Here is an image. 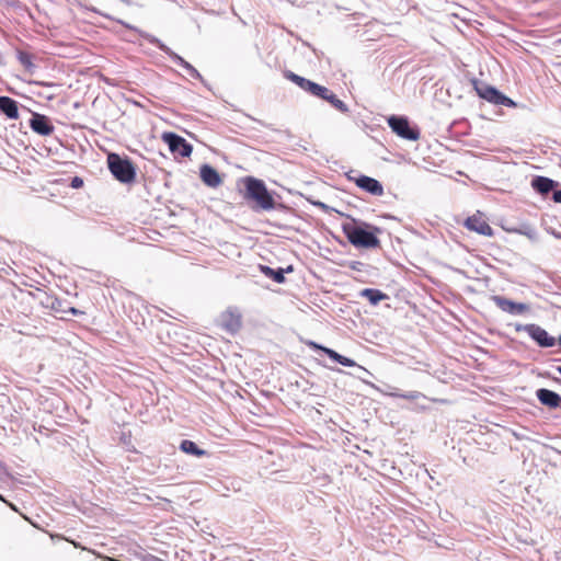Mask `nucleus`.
Returning <instances> with one entry per match:
<instances>
[{
    "label": "nucleus",
    "mask_w": 561,
    "mask_h": 561,
    "mask_svg": "<svg viewBox=\"0 0 561 561\" xmlns=\"http://www.w3.org/2000/svg\"><path fill=\"white\" fill-rule=\"evenodd\" d=\"M355 367H357L362 371V376L363 377H366V375L373 376V374L368 369H366L365 367L358 365L357 363H356Z\"/></svg>",
    "instance_id": "nucleus-35"
},
{
    "label": "nucleus",
    "mask_w": 561,
    "mask_h": 561,
    "mask_svg": "<svg viewBox=\"0 0 561 561\" xmlns=\"http://www.w3.org/2000/svg\"><path fill=\"white\" fill-rule=\"evenodd\" d=\"M162 140L168 145L172 153H176L182 158L190 157L193 151V146L175 133H163Z\"/></svg>",
    "instance_id": "nucleus-8"
},
{
    "label": "nucleus",
    "mask_w": 561,
    "mask_h": 561,
    "mask_svg": "<svg viewBox=\"0 0 561 561\" xmlns=\"http://www.w3.org/2000/svg\"><path fill=\"white\" fill-rule=\"evenodd\" d=\"M465 227L468 230L474 231L481 236L492 237L494 231L492 227L482 218L481 214L468 217L465 220Z\"/></svg>",
    "instance_id": "nucleus-12"
},
{
    "label": "nucleus",
    "mask_w": 561,
    "mask_h": 561,
    "mask_svg": "<svg viewBox=\"0 0 561 561\" xmlns=\"http://www.w3.org/2000/svg\"><path fill=\"white\" fill-rule=\"evenodd\" d=\"M360 296L368 299V301L374 306L388 298L385 293L376 288H365L360 291Z\"/></svg>",
    "instance_id": "nucleus-22"
},
{
    "label": "nucleus",
    "mask_w": 561,
    "mask_h": 561,
    "mask_svg": "<svg viewBox=\"0 0 561 561\" xmlns=\"http://www.w3.org/2000/svg\"><path fill=\"white\" fill-rule=\"evenodd\" d=\"M556 370L559 373V375L561 376V365L560 366H557L556 367Z\"/></svg>",
    "instance_id": "nucleus-41"
},
{
    "label": "nucleus",
    "mask_w": 561,
    "mask_h": 561,
    "mask_svg": "<svg viewBox=\"0 0 561 561\" xmlns=\"http://www.w3.org/2000/svg\"><path fill=\"white\" fill-rule=\"evenodd\" d=\"M146 561H163L162 559L156 557V556H152V554H149L147 558H146Z\"/></svg>",
    "instance_id": "nucleus-37"
},
{
    "label": "nucleus",
    "mask_w": 561,
    "mask_h": 561,
    "mask_svg": "<svg viewBox=\"0 0 561 561\" xmlns=\"http://www.w3.org/2000/svg\"><path fill=\"white\" fill-rule=\"evenodd\" d=\"M242 325V317L237 308H228L220 316V327L228 333H237Z\"/></svg>",
    "instance_id": "nucleus-10"
},
{
    "label": "nucleus",
    "mask_w": 561,
    "mask_h": 561,
    "mask_svg": "<svg viewBox=\"0 0 561 561\" xmlns=\"http://www.w3.org/2000/svg\"><path fill=\"white\" fill-rule=\"evenodd\" d=\"M66 313H70L72 316H77V314H81L83 312L80 311L79 309L75 308V307L67 306Z\"/></svg>",
    "instance_id": "nucleus-33"
},
{
    "label": "nucleus",
    "mask_w": 561,
    "mask_h": 561,
    "mask_svg": "<svg viewBox=\"0 0 561 561\" xmlns=\"http://www.w3.org/2000/svg\"><path fill=\"white\" fill-rule=\"evenodd\" d=\"M0 500H2V501H3V497H2V495H1V494H0Z\"/></svg>",
    "instance_id": "nucleus-43"
},
{
    "label": "nucleus",
    "mask_w": 561,
    "mask_h": 561,
    "mask_svg": "<svg viewBox=\"0 0 561 561\" xmlns=\"http://www.w3.org/2000/svg\"><path fill=\"white\" fill-rule=\"evenodd\" d=\"M233 14L238 16V19L242 25H248V23L241 16H239L234 11H233Z\"/></svg>",
    "instance_id": "nucleus-38"
},
{
    "label": "nucleus",
    "mask_w": 561,
    "mask_h": 561,
    "mask_svg": "<svg viewBox=\"0 0 561 561\" xmlns=\"http://www.w3.org/2000/svg\"><path fill=\"white\" fill-rule=\"evenodd\" d=\"M144 37L150 44L154 45L161 51L167 54L173 60V62H175L178 66L182 67L188 73V76H191L193 79L202 80L201 73L197 71V69L194 66H192L184 58H182L180 55H178L175 51H173L169 46H167L158 37L150 35V34H146V35H144Z\"/></svg>",
    "instance_id": "nucleus-6"
},
{
    "label": "nucleus",
    "mask_w": 561,
    "mask_h": 561,
    "mask_svg": "<svg viewBox=\"0 0 561 561\" xmlns=\"http://www.w3.org/2000/svg\"><path fill=\"white\" fill-rule=\"evenodd\" d=\"M333 92L331 90H329L327 87L317 83L311 95L317 96L321 100L328 101V99L330 98V95Z\"/></svg>",
    "instance_id": "nucleus-27"
},
{
    "label": "nucleus",
    "mask_w": 561,
    "mask_h": 561,
    "mask_svg": "<svg viewBox=\"0 0 561 561\" xmlns=\"http://www.w3.org/2000/svg\"><path fill=\"white\" fill-rule=\"evenodd\" d=\"M333 92L331 90H329L327 87L317 83L311 95L317 96L321 100L328 101V99L330 98V95Z\"/></svg>",
    "instance_id": "nucleus-28"
},
{
    "label": "nucleus",
    "mask_w": 561,
    "mask_h": 561,
    "mask_svg": "<svg viewBox=\"0 0 561 561\" xmlns=\"http://www.w3.org/2000/svg\"><path fill=\"white\" fill-rule=\"evenodd\" d=\"M107 168L114 179L123 184H130L136 179V167L128 157L110 152L107 154Z\"/></svg>",
    "instance_id": "nucleus-3"
},
{
    "label": "nucleus",
    "mask_w": 561,
    "mask_h": 561,
    "mask_svg": "<svg viewBox=\"0 0 561 561\" xmlns=\"http://www.w3.org/2000/svg\"><path fill=\"white\" fill-rule=\"evenodd\" d=\"M514 328L517 332L525 331L540 347H552L557 343V340L550 335L547 330L536 323H516Z\"/></svg>",
    "instance_id": "nucleus-7"
},
{
    "label": "nucleus",
    "mask_w": 561,
    "mask_h": 561,
    "mask_svg": "<svg viewBox=\"0 0 561 561\" xmlns=\"http://www.w3.org/2000/svg\"><path fill=\"white\" fill-rule=\"evenodd\" d=\"M284 77L289 81L294 82L295 84H297L301 90L308 92L309 94H312L317 85V82H313L305 77H301L290 70H286L284 72Z\"/></svg>",
    "instance_id": "nucleus-18"
},
{
    "label": "nucleus",
    "mask_w": 561,
    "mask_h": 561,
    "mask_svg": "<svg viewBox=\"0 0 561 561\" xmlns=\"http://www.w3.org/2000/svg\"><path fill=\"white\" fill-rule=\"evenodd\" d=\"M559 345L561 346V335L558 339Z\"/></svg>",
    "instance_id": "nucleus-42"
},
{
    "label": "nucleus",
    "mask_w": 561,
    "mask_h": 561,
    "mask_svg": "<svg viewBox=\"0 0 561 561\" xmlns=\"http://www.w3.org/2000/svg\"><path fill=\"white\" fill-rule=\"evenodd\" d=\"M122 2H124L125 4L127 5H130L131 4V0H121Z\"/></svg>",
    "instance_id": "nucleus-40"
},
{
    "label": "nucleus",
    "mask_w": 561,
    "mask_h": 561,
    "mask_svg": "<svg viewBox=\"0 0 561 561\" xmlns=\"http://www.w3.org/2000/svg\"><path fill=\"white\" fill-rule=\"evenodd\" d=\"M49 302L47 304V306L56 313V314H59V318L60 319H64V314H66V309H67V301L66 300H62V299H59L57 297H50L48 298Z\"/></svg>",
    "instance_id": "nucleus-23"
},
{
    "label": "nucleus",
    "mask_w": 561,
    "mask_h": 561,
    "mask_svg": "<svg viewBox=\"0 0 561 561\" xmlns=\"http://www.w3.org/2000/svg\"><path fill=\"white\" fill-rule=\"evenodd\" d=\"M199 176L203 183L209 187H218L222 180L219 172L210 164H203L199 169Z\"/></svg>",
    "instance_id": "nucleus-17"
},
{
    "label": "nucleus",
    "mask_w": 561,
    "mask_h": 561,
    "mask_svg": "<svg viewBox=\"0 0 561 561\" xmlns=\"http://www.w3.org/2000/svg\"><path fill=\"white\" fill-rule=\"evenodd\" d=\"M536 398L542 405L549 409L561 408V396L553 390L540 388L536 391Z\"/></svg>",
    "instance_id": "nucleus-14"
},
{
    "label": "nucleus",
    "mask_w": 561,
    "mask_h": 561,
    "mask_svg": "<svg viewBox=\"0 0 561 561\" xmlns=\"http://www.w3.org/2000/svg\"><path fill=\"white\" fill-rule=\"evenodd\" d=\"M387 123L391 130L399 137L415 141L420 138L421 133L416 125H412L407 116L391 115Z\"/></svg>",
    "instance_id": "nucleus-4"
},
{
    "label": "nucleus",
    "mask_w": 561,
    "mask_h": 561,
    "mask_svg": "<svg viewBox=\"0 0 561 561\" xmlns=\"http://www.w3.org/2000/svg\"><path fill=\"white\" fill-rule=\"evenodd\" d=\"M347 267H350L351 270L356 271V272H365L367 265L359 261H350L347 263Z\"/></svg>",
    "instance_id": "nucleus-29"
},
{
    "label": "nucleus",
    "mask_w": 561,
    "mask_h": 561,
    "mask_svg": "<svg viewBox=\"0 0 561 561\" xmlns=\"http://www.w3.org/2000/svg\"><path fill=\"white\" fill-rule=\"evenodd\" d=\"M357 378L367 385L374 386L373 383L368 382L363 376H357Z\"/></svg>",
    "instance_id": "nucleus-39"
},
{
    "label": "nucleus",
    "mask_w": 561,
    "mask_h": 561,
    "mask_svg": "<svg viewBox=\"0 0 561 561\" xmlns=\"http://www.w3.org/2000/svg\"><path fill=\"white\" fill-rule=\"evenodd\" d=\"M550 193H552V196H551L552 201L554 203L561 204V188L556 187Z\"/></svg>",
    "instance_id": "nucleus-31"
},
{
    "label": "nucleus",
    "mask_w": 561,
    "mask_h": 561,
    "mask_svg": "<svg viewBox=\"0 0 561 561\" xmlns=\"http://www.w3.org/2000/svg\"><path fill=\"white\" fill-rule=\"evenodd\" d=\"M474 89L478 93V95L488 101L489 103H492L494 105H502L506 107H516L517 103L512 100L511 98L503 94L500 90H497L493 85H489L483 82H476Z\"/></svg>",
    "instance_id": "nucleus-5"
},
{
    "label": "nucleus",
    "mask_w": 561,
    "mask_h": 561,
    "mask_svg": "<svg viewBox=\"0 0 561 561\" xmlns=\"http://www.w3.org/2000/svg\"><path fill=\"white\" fill-rule=\"evenodd\" d=\"M388 396L392 398H401L407 400H416L424 397V394L421 393L420 391L399 392L398 390L389 392Z\"/></svg>",
    "instance_id": "nucleus-25"
},
{
    "label": "nucleus",
    "mask_w": 561,
    "mask_h": 561,
    "mask_svg": "<svg viewBox=\"0 0 561 561\" xmlns=\"http://www.w3.org/2000/svg\"><path fill=\"white\" fill-rule=\"evenodd\" d=\"M312 204L322 210H327L329 208V206L327 204H324L323 202H320V201L312 202Z\"/></svg>",
    "instance_id": "nucleus-36"
},
{
    "label": "nucleus",
    "mask_w": 561,
    "mask_h": 561,
    "mask_svg": "<svg viewBox=\"0 0 561 561\" xmlns=\"http://www.w3.org/2000/svg\"><path fill=\"white\" fill-rule=\"evenodd\" d=\"M491 300L500 310L512 316H520L530 310L529 305L525 302L513 301L504 296L494 295L491 297Z\"/></svg>",
    "instance_id": "nucleus-9"
},
{
    "label": "nucleus",
    "mask_w": 561,
    "mask_h": 561,
    "mask_svg": "<svg viewBox=\"0 0 561 561\" xmlns=\"http://www.w3.org/2000/svg\"><path fill=\"white\" fill-rule=\"evenodd\" d=\"M0 111L10 119L19 117L18 102L10 96H0Z\"/></svg>",
    "instance_id": "nucleus-20"
},
{
    "label": "nucleus",
    "mask_w": 561,
    "mask_h": 561,
    "mask_svg": "<svg viewBox=\"0 0 561 561\" xmlns=\"http://www.w3.org/2000/svg\"><path fill=\"white\" fill-rule=\"evenodd\" d=\"M327 102H329L335 110L343 114L350 113L348 106L342 100H340L334 93L330 95Z\"/></svg>",
    "instance_id": "nucleus-26"
},
{
    "label": "nucleus",
    "mask_w": 561,
    "mask_h": 561,
    "mask_svg": "<svg viewBox=\"0 0 561 561\" xmlns=\"http://www.w3.org/2000/svg\"><path fill=\"white\" fill-rule=\"evenodd\" d=\"M261 272L268 278L273 279L277 284L285 283V273L293 272V266L289 265L286 268L278 267L276 270L267 266V265H260Z\"/></svg>",
    "instance_id": "nucleus-19"
},
{
    "label": "nucleus",
    "mask_w": 561,
    "mask_h": 561,
    "mask_svg": "<svg viewBox=\"0 0 561 561\" xmlns=\"http://www.w3.org/2000/svg\"><path fill=\"white\" fill-rule=\"evenodd\" d=\"M342 230L348 242L356 248L374 249L380 244L377 237L380 229L365 221L348 217V220L342 224Z\"/></svg>",
    "instance_id": "nucleus-1"
},
{
    "label": "nucleus",
    "mask_w": 561,
    "mask_h": 561,
    "mask_svg": "<svg viewBox=\"0 0 561 561\" xmlns=\"http://www.w3.org/2000/svg\"><path fill=\"white\" fill-rule=\"evenodd\" d=\"M355 367H357L362 371V376L363 377H366V375L373 376V374L368 369H366L365 367L358 365L357 363H356Z\"/></svg>",
    "instance_id": "nucleus-34"
},
{
    "label": "nucleus",
    "mask_w": 561,
    "mask_h": 561,
    "mask_svg": "<svg viewBox=\"0 0 561 561\" xmlns=\"http://www.w3.org/2000/svg\"><path fill=\"white\" fill-rule=\"evenodd\" d=\"M244 198L255 203V205L252 206L253 210H272L276 207L272 193L267 190L262 180L248 176L244 179Z\"/></svg>",
    "instance_id": "nucleus-2"
},
{
    "label": "nucleus",
    "mask_w": 561,
    "mask_h": 561,
    "mask_svg": "<svg viewBox=\"0 0 561 561\" xmlns=\"http://www.w3.org/2000/svg\"><path fill=\"white\" fill-rule=\"evenodd\" d=\"M16 58L20 64L25 68V70L33 72L36 68V65L33 62V55L25 50H16Z\"/></svg>",
    "instance_id": "nucleus-24"
},
{
    "label": "nucleus",
    "mask_w": 561,
    "mask_h": 561,
    "mask_svg": "<svg viewBox=\"0 0 561 561\" xmlns=\"http://www.w3.org/2000/svg\"><path fill=\"white\" fill-rule=\"evenodd\" d=\"M520 233L527 236L529 239H536L537 231L531 227H526L524 230L520 231Z\"/></svg>",
    "instance_id": "nucleus-30"
},
{
    "label": "nucleus",
    "mask_w": 561,
    "mask_h": 561,
    "mask_svg": "<svg viewBox=\"0 0 561 561\" xmlns=\"http://www.w3.org/2000/svg\"><path fill=\"white\" fill-rule=\"evenodd\" d=\"M533 190L541 196H547L553 188L559 187V183L550 178L536 175L531 179Z\"/></svg>",
    "instance_id": "nucleus-16"
},
{
    "label": "nucleus",
    "mask_w": 561,
    "mask_h": 561,
    "mask_svg": "<svg viewBox=\"0 0 561 561\" xmlns=\"http://www.w3.org/2000/svg\"><path fill=\"white\" fill-rule=\"evenodd\" d=\"M31 129L41 135L49 136L54 133L55 127L48 116L39 113H33L30 119Z\"/></svg>",
    "instance_id": "nucleus-11"
},
{
    "label": "nucleus",
    "mask_w": 561,
    "mask_h": 561,
    "mask_svg": "<svg viewBox=\"0 0 561 561\" xmlns=\"http://www.w3.org/2000/svg\"><path fill=\"white\" fill-rule=\"evenodd\" d=\"M70 186L72 188H80L83 186V180L79 176H75L71 179Z\"/></svg>",
    "instance_id": "nucleus-32"
},
{
    "label": "nucleus",
    "mask_w": 561,
    "mask_h": 561,
    "mask_svg": "<svg viewBox=\"0 0 561 561\" xmlns=\"http://www.w3.org/2000/svg\"><path fill=\"white\" fill-rule=\"evenodd\" d=\"M355 183L359 188L364 190L365 192L374 196H381L383 194L382 184L374 178L367 175H359L355 180Z\"/></svg>",
    "instance_id": "nucleus-15"
},
{
    "label": "nucleus",
    "mask_w": 561,
    "mask_h": 561,
    "mask_svg": "<svg viewBox=\"0 0 561 561\" xmlns=\"http://www.w3.org/2000/svg\"><path fill=\"white\" fill-rule=\"evenodd\" d=\"M179 448L184 454L192 455L197 458H202L208 454L207 450L199 448L196 443L190 439H183Z\"/></svg>",
    "instance_id": "nucleus-21"
},
{
    "label": "nucleus",
    "mask_w": 561,
    "mask_h": 561,
    "mask_svg": "<svg viewBox=\"0 0 561 561\" xmlns=\"http://www.w3.org/2000/svg\"><path fill=\"white\" fill-rule=\"evenodd\" d=\"M307 345L312 350L323 352L330 359L341 364L342 366H356V362L354 359L346 357L330 347L323 346L313 341L307 342Z\"/></svg>",
    "instance_id": "nucleus-13"
}]
</instances>
